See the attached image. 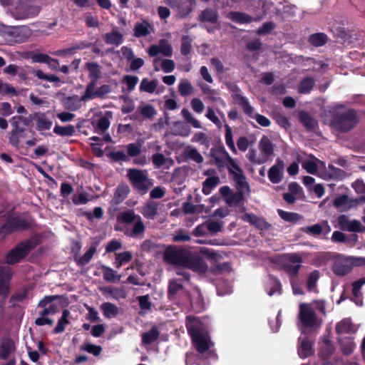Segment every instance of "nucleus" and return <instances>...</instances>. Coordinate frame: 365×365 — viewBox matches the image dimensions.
<instances>
[{
  "instance_id": "13d9d810",
  "label": "nucleus",
  "mask_w": 365,
  "mask_h": 365,
  "mask_svg": "<svg viewBox=\"0 0 365 365\" xmlns=\"http://www.w3.org/2000/svg\"><path fill=\"white\" fill-rule=\"evenodd\" d=\"M185 156L187 159L192 160L197 163H202L204 160L202 155L195 148H188L185 152Z\"/></svg>"
},
{
  "instance_id": "423d86ee",
  "label": "nucleus",
  "mask_w": 365,
  "mask_h": 365,
  "mask_svg": "<svg viewBox=\"0 0 365 365\" xmlns=\"http://www.w3.org/2000/svg\"><path fill=\"white\" fill-rule=\"evenodd\" d=\"M39 11V6L32 0H18L10 9L11 15L16 20L34 18Z\"/></svg>"
},
{
  "instance_id": "b1692460",
  "label": "nucleus",
  "mask_w": 365,
  "mask_h": 365,
  "mask_svg": "<svg viewBox=\"0 0 365 365\" xmlns=\"http://www.w3.org/2000/svg\"><path fill=\"white\" fill-rule=\"evenodd\" d=\"M99 289L106 299H124L127 295L124 289L113 286L101 287Z\"/></svg>"
},
{
  "instance_id": "f257e3e1",
  "label": "nucleus",
  "mask_w": 365,
  "mask_h": 365,
  "mask_svg": "<svg viewBox=\"0 0 365 365\" xmlns=\"http://www.w3.org/2000/svg\"><path fill=\"white\" fill-rule=\"evenodd\" d=\"M163 259L175 267L189 269L195 272H205L207 269V265L202 256L176 246H169L165 249Z\"/></svg>"
},
{
  "instance_id": "0eeeda50",
  "label": "nucleus",
  "mask_w": 365,
  "mask_h": 365,
  "mask_svg": "<svg viewBox=\"0 0 365 365\" xmlns=\"http://www.w3.org/2000/svg\"><path fill=\"white\" fill-rule=\"evenodd\" d=\"M32 120L31 115L29 117L15 115L10 119V123L13 129L10 133L9 140L13 146H19L20 139L25 137V127L29 126Z\"/></svg>"
},
{
  "instance_id": "393cba45",
  "label": "nucleus",
  "mask_w": 365,
  "mask_h": 365,
  "mask_svg": "<svg viewBox=\"0 0 365 365\" xmlns=\"http://www.w3.org/2000/svg\"><path fill=\"white\" fill-rule=\"evenodd\" d=\"M242 219L261 230H267L271 227V225L266 222L263 218L259 217L252 213H245L242 217Z\"/></svg>"
},
{
  "instance_id": "f03ea898",
  "label": "nucleus",
  "mask_w": 365,
  "mask_h": 365,
  "mask_svg": "<svg viewBox=\"0 0 365 365\" xmlns=\"http://www.w3.org/2000/svg\"><path fill=\"white\" fill-rule=\"evenodd\" d=\"M120 223H124L123 229L115 228L116 230H121L129 237L142 239L145 231V225L139 215H136L133 210L122 212L117 217Z\"/></svg>"
},
{
  "instance_id": "c85d7f7f",
  "label": "nucleus",
  "mask_w": 365,
  "mask_h": 365,
  "mask_svg": "<svg viewBox=\"0 0 365 365\" xmlns=\"http://www.w3.org/2000/svg\"><path fill=\"white\" fill-rule=\"evenodd\" d=\"M198 19L200 22L216 24L218 21L217 11L212 9L207 8L201 11L198 16Z\"/></svg>"
},
{
  "instance_id": "412c9836",
  "label": "nucleus",
  "mask_w": 365,
  "mask_h": 365,
  "mask_svg": "<svg viewBox=\"0 0 365 365\" xmlns=\"http://www.w3.org/2000/svg\"><path fill=\"white\" fill-rule=\"evenodd\" d=\"M56 297V296H46L38 302V307L43 309L38 313L40 316L53 315L58 312V306L52 303Z\"/></svg>"
},
{
  "instance_id": "864d4df0",
  "label": "nucleus",
  "mask_w": 365,
  "mask_h": 365,
  "mask_svg": "<svg viewBox=\"0 0 365 365\" xmlns=\"http://www.w3.org/2000/svg\"><path fill=\"white\" fill-rule=\"evenodd\" d=\"M105 40L108 44L118 46L123 43V37L120 32L112 31L106 34Z\"/></svg>"
},
{
  "instance_id": "c756f323",
  "label": "nucleus",
  "mask_w": 365,
  "mask_h": 365,
  "mask_svg": "<svg viewBox=\"0 0 365 365\" xmlns=\"http://www.w3.org/2000/svg\"><path fill=\"white\" fill-rule=\"evenodd\" d=\"M232 179L235 182V187L237 192H240L245 196L250 195V188L248 182L246 180V177L245 175H241L240 176L237 175Z\"/></svg>"
},
{
  "instance_id": "49530a36",
  "label": "nucleus",
  "mask_w": 365,
  "mask_h": 365,
  "mask_svg": "<svg viewBox=\"0 0 365 365\" xmlns=\"http://www.w3.org/2000/svg\"><path fill=\"white\" fill-rule=\"evenodd\" d=\"M101 310L106 318L115 317L118 314V307L110 302H104L101 305Z\"/></svg>"
},
{
  "instance_id": "58836bf2",
  "label": "nucleus",
  "mask_w": 365,
  "mask_h": 365,
  "mask_svg": "<svg viewBox=\"0 0 365 365\" xmlns=\"http://www.w3.org/2000/svg\"><path fill=\"white\" fill-rule=\"evenodd\" d=\"M298 354L302 359L313 354L312 344L308 339L304 338L302 340L298 348Z\"/></svg>"
},
{
  "instance_id": "6ab92c4d",
  "label": "nucleus",
  "mask_w": 365,
  "mask_h": 365,
  "mask_svg": "<svg viewBox=\"0 0 365 365\" xmlns=\"http://www.w3.org/2000/svg\"><path fill=\"white\" fill-rule=\"evenodd\" d=\"M148 53L150 56H156L158 53L163 54L164 56L170 57L173 55V48L166 39H160L158 45H151Z\"/></svg>"
},
{
  "instance_id": "39448f33",
  "label": "nucleus",
  "mask_w": 365,
  "mask_h": 365,
  "mask_svg": "<svg viewBox=\"0 0 365 365\" xmlns=\"http://www.w3.org/2000/svg\"><path fill=\"white\" fill-rule=\"evenodd\" d=\"M127 177L133 187L140 195L148 192L153 186V180L148 178L146 170L130 168L127 171Z\"/></svg>"
},
{
  "instance_id": "2eb2a0df",
  "label": "nucleus",
  "mask_w": 365,
  "mask_h": 365,
  "mask_svg": "<svg viewBox=\"0 0 365 365\" xmlns=\"http://www.w3.org/2000/svg\"><path fill=\"white\" fill-rule=\"evenodd\" d=\"M359 259L339 256L334 260L333 271L334 274H348L358 265Z\"/></svg>"
},
{
  "instance_id": "69168bd1",
  "label": "nucleus",
  "mask_w": 365,
  "mask_h": 365,
  "mask_svg": "<svg viewBox=\"0 0 365 365\" xmlns=\"http://www.w3.org/2000/svg\"><path fill=\"white\" fill-rule=\"evenodd\" d=\"M174 127L176 130L175 135L186 137L190 133V128L182 122H175L174 123Z\"/></svg>"
},
{
  "instance_id": "5701e85b",
  "label": "nucleus",
  "mask_w": 365,
  "mask_h": 365,
  "mask_svg": "<svg viewBox=\"0 0 365 365\" xmlns=\"http://www.w3.org/2000/svg\"><path fill=\"white\" fill-rule=\"evenodd\" d=\"M284 164L280 160H277V164L272 166L268 171L269 180L274 184L279 183L282 180Z\"/></svg>"
},
{
  "instance_id": "bb28decb",
  "label": "nucleus",
  "mask_w": 365,
  "mask_h": 365,
  "mask_svg": "<svg viewBox=\"0 0 365 365\" xmlns=\"http://www.w3.org/2000/svg\"><path fill=\"white\" fill-rule=\"evenodd\" d=\"M264 288L269 296H272L275 294H282L281 283L277 278H275L272 275H269V279L266 282Z\"/></svg>"
},
{
  "instance_id": "cd10ccee",
  "label": "nucleus",
  "mask_w": 365,
  "mask_h": 365,
  "mask_svg": "<svg viewBox=\"0 0 365 365\" xmlns=\"http://www.w3.org/2000/svg\"><path fill=\"white\" fill-rule=\"evenodd\" d=\"M326 228L327 232H329L331 230L330 226L329 225L327 221H323L321 223L314 224L311 226H307L302 228V230L307 233L314 236L319 235L323 229Z\"/></svg>"
},
{
  "instance_id": "72a5a7b5",
  "label": "nucleus",
  "mask_w": 365,
  "mask_h": 365,
  "mask_svg": "<svg viewBox=\"0 0 365 365\" xmlns=\"http://www.w3.org/2000/svg\"><path fill=\"white\" fill-rule=\"evenodd\" d=\"M150 30H153V27L146 21H143L142 23H137L134 28V36L137 38L146 36L150 34Z\"/></svg>"
},
{
  "instance_id": "a19ab883",
  "label": "nucleus",
  "mask_w": 365,
  "mask_h": 365,
  "mask_svg": "<svg viewBox=\"0 0 365 365\" xmlns=\"http://www.w3.org/2000/svg\"><path fill=\"white\" fill-rule=\"evenodd\" d=\"M29 287L24 286L20 289H17L10 297L9 302L14 306L17 302H22L26 299L29 294Z\"/></svg>"
},
{
  "instance_id": "dca6fc26",
  "label": "nucleus",
  "mask_w": 365,
  "mask_h": 365,
  "mask_svg": "<svg viewBox=\"0 0 365 365\" xmlns=\"http://www.w3.org/2000/svg\"><path fill=\"white\" fill-rule=\"evenodd\" d=\"M165 3L176 10L180 17L184 18L191 13L196 4L195 0H165Z\"/></svg>"
},
{
  "instance_id": "774afa93",
  "label": "nucleus",
  "mask_w": 365,
  "mask_h": 365,
  "mask_svg": "<svg viewBox=\"0 0 365 365\" xmlns=\"http://www.w3.org/2000/svg\"><path fill=\"white\" fill-rule=\"evenodd\" d=\"M138 110L141 115L146 118H152L156 114V110L152 105L147 104L143 106H139Z\"/></svg>"
},
{
  "instance_id": "ddd939ff",
  "label": "nucleus",
  "mask_w": 365,
  "mask_h": 365,
  "mask_svg": "<svg viewBox=\"0 0 365 365\" xmlns=\"http://www.w3.org/2000/svg\"><path fill=\"white\" fill-rule=\"evenodd\" d=\"M6 223L0 227V237H4L7 235L26 227V222L19 217L6 213Z\"/></svg>"
},
{
  "instance_id": "79ce46f5",
  "label": "nucleus",
  "mask_w": 365,
  "mask_h": 365,
  "mask_svg": "<svg viewBox=\"0 0 365 365\" xmlns=\"http://www.w3.org/2000/svg\"><path fill=\"white\" fill-rule=\"evenodd\" d=\"M354 331V326L349 319H344L336 325V332L338 334H349Z\"/></svg>"
},
{
  "instance_id": "8fccbe9b",
  "label": "nucleus",
  "mask_w": 365,
  "mask_h": 365,
  "mask_svg": "<svg viewBox=\"0 0 365 365\" xmlns=\"http://www.w3.org/2000/svg\"><path fill=\"white\" fill-rule=\"evenodd\" d=\"M327 36L324 33L312 34L309 38V43L316 47L322 46L327 42Z\"/></svg>"
},
{
  "instance_id": "7ed1b4c3",
  "label": "nucleus",
  "mask_w": 365,
  "mask_h": 365,
  "mask_svg": "<svg viewBox=\"0 0 365 365\" xmlns=\"http://www.w3.org/2000/svg\"><path fill=\"white\" fill-rule=\"evenodd\" d=\"M359 123V117L354 109H347L336 112L333 117L332 123L340 132L346 133L353 129Z\"/></svg>"
},
{
  "instance_id": "9b49d317",
  "label": "nucleus",
  "mask_w": 365,
  "mask_h": 365,
  "mask_svg": "<svg viewBox=\"0 0 365 365\" xmlns=\"http://www.w3.org/2000/svg\"><path fill=\"white\" fill-rule=\"evenodd\" d=\"M91 97V83L87 85L86 93L81 97L78 96L68 97L62 96L60 98V101L65 109L74 111L78 110L81 106L82 102L89 100Z\"/></svg>"
},
{
  "instance_id": "680f3d73",
  "label": "nucleus",
  "mask_w": 365,
  "mask_h": 365,
  "mask_svg": "<svg viewBox=\"0 0 365 365\" xmlns=\"http://www.w3.org/2000/svg\"><path fill=\"white\" fill-rule=\"evenodd\" d=\"M127 154L130 158L138 157L141 153V145L138 143H129L125 145Z\"/></svg>"
},
{
  "instance_id": "052dcab7",
  "label": "nucleus",
  "mask_w": 365,
  "mask_h": 365,
  "mask_svg": "<svg viewBox=\"0 0 365 365\" xmlns=\"http://www.w3.org/2000/svg\"><path fill=\"white\" fill-rule=\"evenodd\" d=\"M264 2L262 0H251L248 8L250 11L254 13V16H256L257 14H260L262 11L266 15V12L264 10Z\"/></svg>"
},
{
  "instance_id": "3c124183",
  "label": "nucleus",
  "mask_w": 365,
  "mask_h": 365,
  "mask_svg": "<svg viewBox=\"0 0 365 365\" xmlns=\"http://www.w3.org/2000/svg\"><path fill=\"white\" fill-rule=\"evenodd\" d=\"M225 167L227 168L230 175L232 176V178H235L237 175L240 176L241 175H245L242 169L232 158H231L230 160L227 162V164H226Z\"/></svg>"
},
{
  "instance_id": "4be33fe9",
  "label": "nucleus",
  "mask_w": 365,
  "mask_h": 365,
  "mask_svg": "<svg viewBox=\"0 0 365 365\" xmlns=\"http://www.w3.org/2000/svg\"><path fill=\"white\" fill-rule=\"evenodd\" d=\"M216 277L212 279V283L216 287L218 295L223 296L232 292L231 282L226 279L222 275H215Z\"/></svg>"
},
{
  "instance_id": "c9c22d12",
  "label": "nucleus",
  "mask_w": 365,
  "mask_h": 365,
  "mask_svg": "<svg viewBox=\"0 0 365 365\" xmlns=\"http://www.w3.org/2000/svg\"><path fill=\"white\" fill-rule=\"evenodd\" d=\"M160 336V331L156 326L153 327L148 331L142 334V342L144 344H151L155 342Z\"/></svg>"
},
{
  "instance_id": "338daca9",
  "label": "nucleus",
  "mask_w": 365,
  "mask_h": 365,
  "mask_svg": "<svg viewBox=\"0 0 365 365\" xmlns=\"http://www.w3.org/2000/svg\"><path fill=\"white\" fill-rule=\"evenodd\" d=\"M237 98L238 104L242 107L244 112L249 116L252 117L253 114V108L250 105L248 100L242 96H237Z\"/></svg>"
},
{
  "instance_id": "c03bdc74",
  "label": "nucleus",
  "mask_w": 365,
  "mask_h": 365,
  "mask_svg": "<svg viewBox=\"0 0 365 365\" xmlns=\"http://www.w3.org/2000/svg\"><path fill=\"white\" fill-rule=\"evenodd\" d=\"M220 180L218 176L215 175L207 178L202 182V192L206 195H210L212 190L220 184Z\"/></svg>"
},
{
  "instance_id": "aec40b11",
  "label": "nucleus",
  "mask_w": 365,
  "mask_h": 365,
  "mask_svg": "<svg viewBox=\"0 0 365 365\" xmlns=\"http://www.w3.org/2000/svg\"><path fill=\"white\" fill-rule=\"evenodd\" d=\"M264 16V14L260 11L256 16H252L245 13L239 11H230L228 14V17L232 21L238 24H248L252 21H259Z\"/></svg>"
},
{
  "instance_id": "f8f14e48",
  "label": "nucleus",
  "mask_w": 365,
  "mask_h": 365,
  "mask_svg": "<svg viewBox=\"0 0 365 365\" xmlns=\"http://www.w3.org/2000/svg\"><path fill=\"white\" fill-rule=\"evenodd\" d=\"M299 317L305 328H316L321 325V322L319 321L316 313L308 304H300Z\"/></svg>"
},
{
  "instance_id": "37998d69",
  "label": "nucleus",
  "mask_w": 365,
  "mask_h": 365,
  "mask_svg": "<svg viewBox=\"0 0 365 365\" xmlns=\"http://www.w3.org/2000/svg\"><path fill=\"white\" fill-rule=\"evenodd\" d=\"M365 284V277H362L352 284V294L356 299L354 301L356 305L361 306L362 304L361 300H358L361 297L362 293L361 292V287Z\"/></svg>"
},
{
  "instance_id": "e433bc0d",
  "label": "nucleus",
  "mask_w": 365,
  "mask_h": 365,
  "mask_svg": "<svg viewBox=\"0 0 365 365\" xmlns=\"http://www.w3.org/2000/svg\"><path fill=\"white\" fill-rule=\"evenodd\" d=\"M259 149L267 158L273 153L274 145L268 137L263 135L259 143Z\"/></svg>"
},
{
  "instance_id": "7c9ffc66",
  "label": "nucleus",
  "mask_w": 365,
  "mask_h": 365,
  "mask_svg": "<svg viewBox=\"0 0 365 365\" xmlns=\"http://www.w3.org/2000/svg\"><path fill=\"white\" fill-rule=\"evenodd\" d=\"M338 340L341 351L344 355H350L354 351L356 344L351 337H341Z\"/></svg>"
},
{
  "instance_id": "09e8293b",
  "label": "nucleus",
  "mask_w": 365,
  "mask_h": 365,
  "mask_svg": "<svg viewBox=\"0 0 365 365\" xmlns=\"http://www.w3.org/2000/svg\"><path fill=\"white\" fill-rule=\"evenodd\" d=\"M200 86L203 93L207 95V97L209 100L213 102L222 101V103L225 104L223 101L220 98V97H219V93L217 91L211 89L209 86L204 83L200 84Z\"/></svg>"
},
{
  "instance_id": "5fc2aeb1",
  "label": "nucleus",
  "mask_w": 365,
  "mask_h": 365,
  "mask_svg": "<svg viewBox=\"0 0 365 365\" xmlns=\"http://www.w3.org/2000/svg\"><path fill=\"white\" fill-rule=\"evenodd\" d=\"M158 83V81L157 80L149 81L148 78H143L140 85V90L153 93L155 91Z\"/></svg>"
},
{
  "instance_id": "a18cd8bd",
  "label": "nucleus",
  "mask_w": 365,
  "mask_h": 365,
  "mask_svg": "<svg viewBox=\"0 0 365 365\" xmlns=\"http://www.w3.org/2000/svg\"><path fill=\"white\" fill-rule=\"evenodd\" d=\"M130 188L127 185H119L114 193L113 200L115 204H119L124 200L129 193Z\"/></svg>"
},
{
  "instance_id": "0e129e2a",
  "label": "nucleus",
  "mask_w": 365,
  "mask_h": 365,
  "mask_svg": "<svg viewBox=\"0 0 365 365\" xmlns=\"http://www.w3.org/2000/svg\"><path fill=\"white\" fill-rule=\"evenodd\" d=\"M245 195L235 192H232L230 197L226 200V203L229 206H237L240 205L242 201H245Z\"/></svg>"
},
{
  "instance_id": "f704fd0d",
  "label": "nucleus",
  "mask_w": 365,
  "mask_h": 365,
  "mask_svg": "<svg viewBox=\"0 0 365 365\" xmlns=\"http://www.w3.org/2000/svg\"><path fill=\"white\" fill-rule=\"evenodd\" d=\"M12 275H0V297L6 298L11 291Z\"/></svg>"
},
{
  "instance_id": "4c0bfd02",
  "label": "nucleus",
  "mask_w": 365,
  "mask_h": 365,
  "mask_svg": "<svg viewBox=\"0 0 365 365\" xmlns=\"http://www.w3.org/2000/svg\"><path fill=\"white\" fill-rule=\"evenodd\" d=\"M334 346L331 340L324 339L319 346V354L323 359H327L333 354Z\"/></svg>"
},
{
  "instance_id": "a211bd4d",
  "label": "nucleus",
  "mask_w": 365,
  "mask_h": 365,
  "mask_svg": "<svg viewBox=\"0 0 365 365\" xmlns=\"http://www.w3.org/2000/svg\"><path fill=\"white\" fill-rule=\"evenodd\" d=\"M210 155L220 170L225 168L226 164L232 158L223 146L212 148Z\"/></svg>"
},
{
  "instance_id": "6e6552de",
  "label": "nucleus",
  "mask_w": 365,
  "mask_h": 365,
  "mask_svg": "<svg viewBox=\"0 0 365 365\" xmlns=\"http://www.w3.org/2000/svg\"><path fill=\"white\" fill-rule=\"evenodd\" d=\"M36 243L35 240H24L14 249H12L6 256V262L9 264H14L23 259L29 253L35 248Z\"/></svg>"
},
{
  "instance_id": "de8ad7c7",
  "label": "nucleus",
  "mask_w": 365,
  "mask_h": 365,
  "mask_svg": "<svg viewBox=\"0 0 365 365\" xmlns=\"http://www.w3.org/2000/svg\"><path fill=\"white\" fill-rule=\"evenodd\" d=\"M70 312L68 309H64L62 313V316L58 319L57 325L53 329L54 334L62 333L65 331L66 326L68 324V317Z\"/></svg>"
},
{
  "instance_id": "473e14b6",
  "label": "nucleus",
  "mask_w": 365,
  "mask_h": 365,
  "mask_svg": "<svg viewBox=\"0 0 365 365\" xmlns=\"http://www.w3.org/2000/svg\"><path fill=\"white\" fill-rule=\"evenodd\" d=\"M158 205L157 202H148L143 206L142 214L145 217L153 220L158 214Z\"/></svg>"
},
{
  "instance_id": "603ef678",
  "label": "nucleus",
  "mask_w": 365,
  "mask_h": 365,
  "mask_svg": "<svg viewBox=\"0 0 365 365\" xmlns=\"http://www.w3.org/2000/svg\"><path fill=\"white\" fill-rule=\"evenodd\" d=\"M299 118L303 125L309 130L313 129L316 125V121L307 112H299Z\"/></svg>"
},
{
  "instance_id": "f3484780",
  "label": "nucleus",
  "mask_w": 365,
  "mask_h": 365,
  "mask_svg": "<svg viewBox=\"0 0 365 365\" xmlns=\"http://www.w3.org/2000/svg\"><path fill=\"white\" fill-rule=\"evenodd\" d=\"M280 262L285 272L297 274L301 267L302 259L297 254H287L282 257Z\"/></svg>"
},
{
  "instance_id": "bf43d9fd",
  "label": "nucleus",
  "mask_w": 365,
  "mask_h": 365,
  "mask_svg": "<svg viewBox=\"0 0 365 365\" xmlns=\"http://www.w3.org/2000/svg\"><path fill=\"white\" fill-rule=\"evenodd\" d=\"M328 170L329 173V178L334 180H343L347 176V174L345 171L334 167L333 165H328Z\"/></svg>"
},
{
  "instance_id": "e2e57ef3",
  "label": "nucleus",
  "mask_w": 365,
  "mask_h": 365,
  "mask_svg": "<svg viewBox=\"0 0 365 365\" xmlns=\"http://www.w3.org/2000/svg\"><path fill=\"white\" fill-rule=\"evenodd\" d=\"M278 214L282 219L287 222H294L302 218V217L294 212H288L282 210H278Z\"/></svg>"
},
{
  "instance_id": "4d7b16f0",
  "label": "nucleus",
  "mask_w": 365,
  "mask_h": 365,
  "mask_svg": "<svg viewBox=\"0 0 365 365\" xmlns=\"http://www.w3.org/2000/svg\"><path fill=\"white\" fill-rule=\"evenodd\" d=\"M53 132L61 136H72L75 133V128L71 125L66 126L56 125L53 128Z\"/></svg>"
},
{
  "instance_id": "9d476101",
  "label": "nucleus",
  "mask_w": 365,
  "mask_h": 365,
  "mask_svg": "<svg viewBox=\"0 0 365 365\" xmlns=\"http://www.w3.org/2000/svg\"><path fill=\"white\" fill-rule=\"evenodd\" d=\"M187 330L191 336L192 344L198 353L204 354L213 346V343L210 341L207 334L200 332L197 328L187 327Z\"/></svg>"
},
{
  "instance_id": "ea45409f",
  "label": "nucleus",
  "mask_w": 365,
  "mask_h": 365,
  "mask_svg": "<svg viewBox=\"0 0 365 365\" xmlns=\"http://www.w3.org/2000/svg\"><path fill=\"white\" fill-rule=\"evenodd\" d=\"M315 81L312 77H305L302 79L298 86V92L302 94L309 93L313 89Z\"/></svg>"
},
{
  "instance_id": "4468645a",
  "label": "nucleus",
  "mask_w": 365,
  "mask_h": 365,
  "mask_svg": "<svg viewBox=\"0 0 365 365\" xmlns=\"http://www.w3.org/2000/svg\"><path fill=\"white\" fill-rule=\"evenodd\" d=\"M336 221L339 228L343 231L359 233L365 232V226L359 220H349V217L345 215H339Z\"/></svg>"
},
{
  "instance_id": "6e6d98bb",
  "label": "nucleus",
  "mask_w": 365,
  "mask_h": 365,
  "mask_svg": "<svg viewBox=\"0 0 365 365\" xmlns=\"http://www.w3.org/2000/svg\"><path fill=\"white\" fill-rule=\"evenodd\" d=\"M178 91L182 96H187L192 93L194 88L187 79H182L178 85Z\"/></svg>"
},
{
  "instance_id": "1a4fd4ad",
  "label": "nucleus",
  "mask_w": 365,
  "mask_h": 365,
  "mask_svg": "<svg viewBox=\"0 0 365 365\" xmlns=\"http://www.w3.org/2000/svg\"><path fill=\"white\" fill-rule=\"evenodd\" d=\"M0 34L11 42H22L31 35V30L26 26H0Z\"/></svg>"
},
{
  "instance_id": "2f4dec72",
  "label": "nucleus",
  "mask_w": 365,
  "mask_h": 365,
  "mask_svg": "<svg viewBox=\"0 0 365 365\" xmlns=\"http://www.w3.org/2000/svg\"><path fill=\"white\" fill-rule=\"evenodd\" d=\"M34 119L36 120L37 130L40 131L50 130L53 124L44 113L36 114Z\"/></svg>"
},
{
  "instance_id": "a878e982",
  "label": "nucleus",
  "mask_w": 365,
  "mask_h": 365,
  "mask_svg": "<svg viewBox=\"0 0 365 365\" xmlns=\"http://www.w3.org/2000/svg\"><path fill=\"white\" fill-rule=\"evenodd\" d=\"M15 351L16 345L14 341L10 338L4 339L0 344V359L6 360Z\"/></svg>"
},
{
  "instance_id": "20e7f679",
  "label": "nucleus",
  "mask_w": 365,
  "mask_h": 365,
  "mask_svg": "<svg viewBox=\"0 0 365 365\" xmlns=\"http://www.w3.org/2000/svg\"><path fill=\"white\" fill-rule=\"evenodd\" d=\"M319 275H290L289 281L294 294H304V288L310 292L317 293V283Z\"/></svg>"
}]
</instances>
